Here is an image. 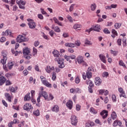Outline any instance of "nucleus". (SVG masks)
<instances>
[{
    "mask_svg": "<svg viewBox=\"0 0 127 127\" xmlns=\"http://www.w3.org/2000/svg\"><path fill=\"white\" fill-rule=\"evenodd\" d=\"M123 42L124 46H126L127 45V38L126 37H123Z\"/></svg>",
    "mask_w": 127,
    "mask_h": 127,
    "instance_id": "41",
    "label": "nucleus"
},
{
    "mask_svg": "<svg viewBox=\"0 0 127 127\" xmlns=\"http://www.w3.org/2000/svg\"><path fill=\"white\" fill-rule=\"evenodd\" d=\"M99 56L100 60H101L103 63H106V57L102 54H100Z\"/></svg>",
    "mask_w": 127,
    "mask_h": 127,
    "instance_id": "16",
    "label": "nucleus"
},
{
    "mask_svg": "<svg viewBox=\"0 0 127 127\" xmlns=\"http://www.w3.org/2000/svg\"><path fill=\"white\" fill-rule=\"evenodd\" d=\"M41 94H40L39 93V96H38V98H37V102L38 103H40V98H41Z\"/></svg>",
    "mask_w": 127,
    "mask_h": 127,
    "instance_id": "53",
    "label": "nucleus"
},
{
    "mask_svg": "<svg viewBox=\"0 0 127 127\" xmlns=\"http://www.w3.org/2000/svg\"><path fill=\"white\" fill-rule=\"evenodd\" d=\"M90 112L93 115H96V114H97L98 113L97 112V110H96V109H95V108H94L93 107H91L90 108Z\"/></svg>",
    "mask_w": 127,
    "mask_h": 127,
    "instance_id": "23",
    "label": "nucleus"
},
{
    "mask_svg": "<svg viewBox=\"0 0 127 127\" xmlns=\"http://www.w3.org/2000/svg\"><path fill=\"white\" fill-rule=\"evenodd\" d=\"M117 43L118 45L121 46L122 45V39H119L117 40Z\"/></svg>",
    "mask_w": 127,
    "mask_h": 127,
    "instance_id": "62",
    "label": "nucleus"
},
{
    "mask_svg": "<svg viewBox=\"0 0 127 127\" xmlns=\"http://www.w3.org/2000/svg\"><path fill=\"white\" fill-rule=\"evenodd\" d=\"M66 106L69 110H72L73 108V102L71 100H69L66 103Z\"/></svg>",
    "mask_w": 127,
    "mask_h": 127,
    "instance_id": "10",
    "label": "nucleus"
},
{
    "mask_svg": "<svg viewBox=\"0 0 127 127\" xmlns=\"http://www.w3.org/2000/svg\"><path fill=\"white\" fill-rule=\"evenodd\" d=\"M95 84L96 86H100L102 84V79L100 77H96L95 79Z\"/></svg>",
    "mask_w": 127,
    "mask_h": 127,
    "instance_id": "8",
    "label": "nucleus"
},
{
    "mask_svg": "<svg viewBox=\"0 0 127 127\" xmlns=\"http://www.w3.org/2000/svg\"><path fill=\"white\" fill-rule=\"evenodd\" d=\"M75 44L77 46H80V45H81V43H80V41H76L75 42Z\"/></svg>",
    "mask_w": 127,
    "mask_h": 127,
    "instance_id": "60",
    "label": "nucleus"
},
{
    "mask_svg": "<svg viewBox=\"0 0 127 127\" xmlns=\"http://www.w3.org/2000/svg\"><path fill=\"white\" fill-rule=\"evenodd\" d=\"M53 20L55 21V23H57V24H58V25H59L60 26H63L62 23L60 22L59 20H58V19L56 17H54Z\"/></svg>",
    "mask_w": 127,
    "mask_h": 127,
    "instance_id": "15",
    "label": "nucleus"
},
{
    "mask_svg": "<svg viewBox=\"0 0 127 127\" xmlns=\"http://www.w3.org/2000/svg\"><path fill=\"white\" fill-rule=\"evenodd\" d=\"M53 54L54 55V56L55 57H59V56L60 55L59 54V52L56 50H54L53 52Z\"/></svg>",
    "mask_w": 127,
    "mask_h": 127,
    "instance_id": "25",
    "label": "nucleus"
},
{
    "mask_svg": "<svg viewBox=\"0 0 127 127\" xmlns=\"http://www.w3.org/2000/svg\"><path fill=\"white\" fill-rule=\"evenodd\" d=\"M75 5H76V4L73 3V4H71L69 6V9L70 12L71 11H73V9H74V6H75Z\"/></svg>",
    "mask_w": 127,
    "mask_h": 127,
    "instance_id": "33",
    "label": "nucleus"
},
{
    "mask_svg": "<svg viewBox=\"0 0 127 127\" xmlns=\"http://www.w3.org/2000/svg\"><path fill=\"white\" fill-rule=\"evenodd\" d=\"M54 30H55V32H58V33L61 32V30L60 29V28H59V27H58V26H56L55 27Z\"/></svg>",
    "mask_w": 127,
    "mask_h": 127,
    "instance_id": "36",
    "label": "nucleus"
},
{
    "mask_svg": "<svg viewBox=\"0 0 127 127\" xmlns=\"http://www.w3.org/2000/svg\"><path fill=\"white\" fill-rule=\"evenodd\" d=\"M5 40H6V38L4 37H2L0 39V42H4Z\"/></svg>",
    "mask_w": 127,
    "mask_h": 127,
    "instance_id": "61",
    "label": "nucleus"
},
{
    "mask_svg": "<svg viewBox=\"0 0 127 127\" xmlns=\"http://www.w3.org/2000/svg\"><path fill=\"white\" fill-rule=\"evenodd\" d=\"M6 31V35H9L10 36H12L11 35V32L9 30H7Z\"/></svg>",
    "mask_w": 127,
    "mask_h": 127,
    "instance_id": "43",
    "label": "nucleus"
},
{
    "mask_svg": "<svg viewBox=\"0 0 127 127\" xmlns=\"http://www.w3.org/2000/svg\"><path fill=\"white\" fill-rule=\"evenodd\" d=\"M66 18L68 19V20H69V22H73V18H72V17H71V16L70 15H67L66 16Z\"/></svg>",
    "mask_w": 127,
    "mask_h": 127,
    "instance_id": "39",
    "label": "nucleus"
},
{
    "mask_svg": "<svg viewBox=\"0 0 127 127\" xmlns=\"http://www.w3.org/2000/svg\"><path fill=\"white\" fill-rule=\"evenodd\" d=\"M50 70H51L50 66H47L46 69V70L47 72V73H50V72H51Z\"/></svg>",
    "mask_w": 127,
    "mask_h": 127,
    "instance_id": "49",
    "label": "nucleus"
},
{
    "mask_svg": "<svg viewBox=\"0 0 127 127\" xmlns=\"http://www.w3.org/2000/svg\"><path fill=\"white\" fill-rule=\"evenodd\" d=\"M81 27H82L81 24H75L73 25L74 29H79V28H81Z\"/></svg>",
    "mask_w": 127,
    "mask_h": 127,
    "instance_id": "28",
    "label": "nucleus"
},
{
    "mask_svg": "<svg viewBox=\"0 0 127 127\" xmlns=\"http://www.w3.org/2000/svg\"><path fill=\"white\" fill-rule=\"evenodd\" d=\"M23 53L25 56H27L30 53L29 51V49L28 48H26L23 50Z\"/></svg>",
    "mask_w": 127,
    "mask_h": 127,
    "instance_id": "13",
    "label": "nucleus"
},
{
    "mask_svg": "<svg viewBox=\"0 0 127 127\" xmlns=\"http://www.w3.org/2000/svg\"><path fill=\"white\" fill-rule=\"evenodd\" d=\"M86 77L87 79H91L92 78V72L91 71L86 72Z\"/></svg>",
    "mask_w": 127,
    "mask_h": 127,
    "instance_id": "29",
    "label": "nucleus"
},
{
    "mask_svg": "<svg viewBox=\"0 0 127 127\" xmlns=\"http://www.w3.org/2000/svg\"><path fill=\"white\" fill-rule=\"evenodd\" d=\"M16 3L18 5L22 4V5H25L26 2L22 0H16Z\"/></svg>",
    "mask_w": 127,
    "mask_h": 127,
    "instance_id": "22",
    "label": "nucleus"
},
{
    "mask_svg": "<svg viewBox=\"0 0 127 127\" xmlns=\"http://www.w3.org/2000/svg\"><path fill=\"white\" fill-rule=\"evenodd\" d=\"M112 35H111V36L112 37H113V38H115L116 36H118V32H117V31H116V30L114 29L112 30Z\"/></svg>",
    "mask_w": 127,
    "mask_h": 127,
    "instance_id": "19",
    "label": "nucleus"
},
{
    "mask_svg": "<svg viewBox=\"0 0 127 127\" xmlns=\"http://www.w3.org/2000/svg\"><path fill=\"white\" fill-rule=\"evenodd\" d=\"M13 73H7L5 74V76L6 77V78H10L13 76Z\"/></svg>",
    "mask_w": 127,
    "mask_h": 127,
    "instance_id": "35",
    "label": "nucleus"
},
{
    "mask_svg": "<svg viewBox=\"0 0 127 127\" xmlns=\"http://www.w3.org/2000/svg\"><path fill=\"white\" fill-rule=\"evenodd\" d=\"M64 59H66V60L67 61H69V60H70V56H67V55L64 56Z\"/></svg>",
    "mask_w": 127,
    "mask_h": 127,
    "instance_id": "52",
    "label": "nucleus"
},
{
    "mask_svg": "<svg viewBox=\"0 0 127 127\" xmlns=\"http://www.w3.org/2000/svg\"><path fill=\"white\" fill-rule=\"evenodd\" d=\"M6 81V78L4 76L0 77V86L3 85Z\"/></svg>",
    "mask_w": 127,
    "mask_h": 127,
    "instance_id": "12",
    "label": "nucleus"
},
{
    "mask_svg": "<svg viewBox=\"0 0 127 127\" xmlns=\"http://www.w3.org/2000/svg\"><path fill=\"white\" fill-rule=\"evenodd\" d=\"M90 8L92 11L95 10L96 8H97V5H96V3H93L92 4H91L90 5Z\"/></svg>",
    "mask_w": 127,
    "mask_h": 127,
    "instance_id": "24",
    "label": "nucleus"
},
{
    "mask_svg": "<svg viewBox=\"0 0 127 127\" xmlns=\"http://www.w3.org/2000/svg\"><path fill=\"white\" fill-rule=\"evenodd\" d=\"M100 115H101L103 120H105V119H106V118H107V117H108V111L103 110L100 113Z\"/></svg>",
    "mask_w": 127,
    "mask_h": 127,
    "instance_id": "7",
    "label": "nucleus"
},
{
    "mask_svg": "<svg viewBox=\"0 0 127 127\" xmlns=\"http://www.w3.org/2000/svg\"><path fill=\"white\" fill-rule=\"evenodd\" d=\"M63 36L64 38H67V37H69V35L68 33L64 32L63 34Z\"/></svg>",
    "mask_w": 127,
    "mask_h": 127,
    "instance_id": "48",
    "label": "nucleus"
},
{
    "mask_svg": "<svg viewBox=\"0 0 127 127\" xmlns=\"http://www.w3.org/2000/svg\"><path fill=\"white\" fill-rule=\"evenodd\" d=\"M103 32L106 34H110L111 33V32L107 28L104 29Z\"/></svg>",
    "mask_w": 127,
    "mask_h": 127,
    "instance_id": "42",
    "label": "nucleus"
},
{
    "mask_svg": "<svg viewBox=\"0 0 127 127\" xmlns=\"http://www.w3.org/2000/svg\"><path fill=\"white\" fill-rule=\"evenodd\" d=\"M71 123L72 126L76 127L77 126V124H78V119H77V117L74 115H72L71 117Z\"/></svg>",
    "mask_w": 127,
    "mask_h": 127,
    "instance_id": "4",
    "label": "nucleus"
},
{
    "mask_svg": "<svg viewBox=\"0 0 127 127\" xmlns=\"http://www.w3.org/2000/svg\"><path fill=\"white\" fill-rule=\"evenodd\" d=\"M7 60V58H3L2 59L0 60V63L2 65H4L6 63V60Z\"/></svg>",
    "mask_w": 127,
    "mask_h": 127,
    "instance_id": "27",
    "label": "nucleus"
},
{
    "mask_svg": "<svg viewBox=\"0 0 127 127\" xmlns=\"http://www.w3.org/2000/svg\"><path fill=\"white\" fill-rule=\"evenodd\" d=\"M52 79L53 81H55V79H56V72H53Z\"/></svg>",
    "mask_w": 127,
    "mask_h": 127,
    "instance_id": "40",
    "label": "nucleus"
},
{
    "mask_svg": "<svg viewBox=\"0 0 127 127\" xmlns=\"http://www.w3.org/2000/svg\"><path fill=\"white\" fill-rule=\"evenodd\" d=\"M111 118L113 120H116L117 119V114L115 112H113L111 114Z\"/></svg>",
    "mask_w": 127,
    "mask_h": 127,
    "instance_id": "30",
    "label": "nucleus"
},
{
    "mask_svg": "<svg viewBox=\"0 0 127 127\" xmlns=\"http://www.w3.org/2000/svg\"><path fill=\"white\" fill-rule=\"evenodd\" d=\"M76 111H80V110H81V106H80V105L79 104H76Z\"/></svg>",
    "mask_w": 127,
    "mask_h": 127,
    "instance_id": "51",
    "label": "nucleus"
},
{
    "mask_svg": "<svg viewBox=\"0 0 127 127\" xmlns=\"http://www.w3.org/2000/svg\"><path fill=\"white\" fill-rule=\"evenodd\" d=\"M64 45L66 47H70L71 48H74L75 47V44L72 43H66Z\"/></svg>",
    "mask_w": 127,
    "mask_h": 127,
    "instance_id": "17",
    "label": "nucleus"
},
{
    "mask_svg": "<svg viewBox=\"0 0 127 127\" xmlns=\"http://www.w3.org/2000/svg\"><path fill=\"white\" fill-rule=\"evenodd\" d=\"M107 122L109 125H111L113 123V121H112V118L111 117L109 118L108 119Z\"/></svg>",
    "mask_w": 127,
    "mask_h": 127,
    "instance_id": "47",
    "label": "nucleus"
},
{
    "mask_svg": "<svg viewBox=\"0 0 127 127\" xmlns=\"http://www.w3.org/2000/svg\"><path fill=\"white\" fill-rule=\"evenodd\" d=\"M94 125V123L91 122L90 123H87L85 124V127H92V125Z\"/></svg>",
    "mask_w": 127,
    "mask_h": 127,
    "instance_id": "37",
    "label": "nucleus"
},
{
    "mask_svg": "<svg viewBox=\"0 0 127 127\" xmlns=\"http://www.w3.org/2000/svg\"><path fill=\"white\" fill-rule=\"evenodd\" d=\"M40 94L41 95V97H43L46 101H50V99H48V94L45 91H42V92H39Z\"/></svg>",
    "mask_w": 127,
    "mask_h": 127,
    "instance_id": "6",
    "label": "nucleus"
},
{
    "mask_svg": "<svg viewBox=\"0 0 127 127\" xmlns=\"http://www.w3.org/2000/svg\"><path fill=\"white\" fill-rule=\"evenodd\" d=\"M33 114L34 116H36V117H38V116L40 115L39 110H37L36 111H34Z\"/></svg>",
    "mask_w": 127,
    "mask_h": 127,
    "instance_id": "34",
    "label": "nucleus"
},
{
    "mask_svg": "<svg viewBox=\"0 0 127 127\" xmlns=\"http://www.w3.org/2000/svg\"><path fill=\"white\" fill-rule=\"evenodd\" d=\"M17 42L21 43V42H26L28 41V38L25 35H19L16 38Z\"/></svg>",
    "mask_w": 127,
    "mask_h": 127,
    "instance_id": "1",
    "label": "nucleus"
},
{
    "mask_svg": "<svg viewBox=\"0 0 127 127\" xmlns=\"http://www.w3.org/2000/svg\"><path fill=\"white\" fill-rule=\"evenodd\" d=\"M37 54V49L35 48H33V56H35Z\"/></svg>",
    "mask_w": 127,
    "mask_h": 127,
    "instance_id": "38",
    "label": "nucleus"
},
{
    "mask_svg": "<svg viewBox=\"0 0 127 127\" xmlns=\"http://www.w3.org/2000/svg\"><path fill=\"white\" fill-rule=\"evenodd\" d=\"M52 112H55L56 113H58L59 112V107L58 105H55L52 109Z\"/></svg>",
    "mask_w": 127,
    "mask_h": 127,
    "instance_id": "18",
    "label": "nucleus"
},
{
    "mask_svg": "<svg viewBox=\"0 0 127 127\" xmlns=\"http://www.w3.org/2000/svg\"><path fill=\"white\" fill-rule=\"evenodd\" d=\"M30 93H28L24 97V101H30Z\"/></svg>",
    "mask_w": 127,
    "mask_h": 127,
    "instance_id": "20",
    "label": "nucleus"
},
{
    "mask_svg": "<svg viewBox=\"0 0 127 127\" xmlns=\"http://www.w3.org/2000/svg\"><path fill=\"white\" fill-rule=\"evenodd\" d=\"M23 109L25 110V111L29 112L30 110H32V109H33V107L31 106V104L27 103L24 105Z\"/></svg>",
    "mask_w": 127,
    "mask_h": 127,
    "instance_id": "5",
    "label": "nucleus"
},
{
    "mask_svg": "<svg viewBox=\"0 0 127 127\" xmlns=\"http://www.w3.org/2000/svg\"><path fill=\"white\" fill-rule=\"evenodd\" d=\"M38 18H40V19H43V15L41 14H39L38 15Z\"/></svg>",
    "mask_w": 127,
    "mask_h": 127,
    "instance_id": "64",
    "label": "nucleus"
},
{
    "mask_svg": "<svg viewBox=\"0 0 127 127\" xmlns=\"http://www.w3.org/2000/svg\"><path fill=\"white\" fill-rule=\"evenodd\" d=\"M55 33H54V31L53 30H51L49 32V34L50 36H51V37H53V36H54Z\"/></svg>",
    "mask_w": 127,
    "mask_h": 127,
    "instance_id": "50",
    "label": "nucleus"
},
{
    "mask_svg": "<svg viewBox=\"0 0 127 127\" xmlns=\"http://www.w3.org/2000/svg\"><path fill=\"white\" fill-rule=\"evenodd\" d=\"M23 74L24 76H27V75L28 74V71H27V70H23Z\"/></svg>",
    "mask_w": 127,
    "mask_h": 127,
    "instance_id": "57",
    "label": "nucleus"
},
{
    "mask_svg": "<svg viewBox=\"0 0 127 127\" xmlns=\"http://www.w3.org/2000/svg\"><path fill=\"white\" fill-rule=\"evenodd\" d=\"M77 61L78 64H82V63L84 61V59L82 56H78L77 57Z\"/></svg>",
    "mask_w": 127,
    "mask_h": 127,
    "instance_id": "14",
    "label": "nucleus"
},
{
    "mask_svg": "<svg viewBox=\"0 0 127 127\" xmlns=\"http://www.w3.org/2000/svg\"><path fill=\"white\" fill-rule=\"evenodd\" d=\"M67 51L69 52V53H73L74 50L72 48H68Z\"/></svg>",
    "mask_w": 127,
    "mask_h": 127,
    "instance_id": "59",
    "label": "nucleus"
},
{
    "mask_svg": "<svg viewBox=\"0 0 127 127\" xmlns=\"http://www.w3.org/2000/svg\"><path fill=\"white\" fill-rule=\"evenodd\" d=\"M76 93H81L80 88H77L74 89V94H76Z\"/></svg>",
    "mask_w": 127,
    "mask_h": 127,
    "instance_id": "44",
    "label": "nucleus"
},
{
    "mask_svg": "<svg viewBox=\"0 0 127 127\" xmlns=\"http://www.w3.org/2000/svg\"><path fill=\"white\" fill-rule=\"evenodd\" d=\"M35 69L36 70V71H37L38 72L39 71V66L38 65V64H36L35 66Z\"/></svg>",
    "mask_w": 127,
    "mask_h": 127,
    "instance_id": "63",
    "label": "nucleus"
},
{
    "mask_svg": "<svg viewBox=\"0 0 127 127\" xmlns=\"http://www.w3.org/2000/svg\"><path fill=\"white\" fill-rule=\"evenodd\" d=\"M7 66L9 70H11V69H12V67H13V63H12V62L9 63L7 64Z\"/></svg>",
    "mask_w": 127,
    "mask_h": 127,
    "instance_id": "32",
    "label": "nucleus"
},
{
    "mask_svg": "<svg viewBox=\"0 0 127 127\" xmlns=\"http://www.w3.org/2000/svg\"><path fill=\"white\" fill-rule=\"evenodd\" d=\"M29 28H31V29H34L36 27V25L35 24V22L33 21H31V22H29L28 23Z\"/></svg>",
    "mask_w": 127,
    "mask_h": 127,
    "instance_id": "9",
    "label": "nucleus"
},
{
    "mask_svg": "<svg viewBox=\"0 0 127 127\" xmlns=\"http://www.w3.org/2000/svg\"><path fill=\"white\" fill-rule=\"evenodd\" d=\"M55 60L56 61H57L59 68H61L62 69L65 67V65H64V59L56 58Z\"/></svg>",
    "mask_w": 127,
    "mask_h": 127,
    "instance_id": "2",
    "label": "nucleus"
},
{
    "mask_svg": "<svg viewBox=\"0 0 127 127\" xmlns=\"http://www.w3.org/2000/svg\"><path fill=\"white\" fill-rule=\"evenodd\" d=\"M40 79L41 80L42 83H43L45 86L48 87L49 88H51V84H50L49 82L47 81L46 78L44 77L43 76H41Z\"/></svg>",
    "mask_w": 127,
    "mask_h": 127,
    "instance_id": "3",
    "label": "nucleus"
},
{
    "mask_svg": "<svg viewBox=\"0 0 127 127\" xmlns=\"http://www.w3.org/2000/svg\"><path fill=\"white\" fill-rule=\"evenodd\" d=\"M17 89H18L17 87H15L14 88V87L11 86L10 87L9 90H10V92H11L12 93H15V91L17 90Z\"/></svg>",
    "mask_w": 127,
    "mask_h": 127,
    "instance_id": "26",
    "label": "nucleus"
},
{
    "mask_svg": "<svg viewBox=\"0 0 127 127\" xmlns=\"http://www.w3.org/2000/svg\"><path fill=\"white\" fill-rule=\"evenodd\" d=\"M4 96L6 101H8L9 103H11V96H10V94H9V93H5Z\"/></svg>",
    "mask_w": 127,
    "mask_h": 127,
    "instance_id": "11",
    "label": "nucleus"
},
{
    "mask_svg": "<svg viewBox=\"0 0 127 127\" xmlns=\"http://www.w3.org/2000/svg\"><path fill=\"white\" fill-rule=\"evenodd\" d=\"M116 29H119L121 26H122V23H116L114 25Z\"/></svg>",
    "mask_w": 127,
    "mask_h": 127,
    "instance_id": "31",
    "label": "nucleus"
},
{
    "mask_svg": "<svg viewBox=\"0 0 127 127\" xmlns=\"http://www.w3.org/2000/svg\"><path fill=\"white\" fill-rule=\"evenodd\" d=\"M113 126L114 127H118V120H116L114 122Z\"/></svg>",
    "mask_w": 127,
    "mask_h": 127,
    "instance_id": "56",
    "label": "nucleus"
},
{
    "mask_svg": "<svg viewBox=\"0 0 127 127\" xmlns=\"http://www.w3.org/2000/svg\"><path fill=\"white\" fill-rule=\"evenodd\" d=\"M93 29L94 30V31H98L99 32L100 30H101V29L100 28L99 25H96L95 26H93Z\"/></svg>",
    "mask_w": 127,
    "mask_h": 127,
    "instance_id": "21",
    "label": "nucleus"
},
{
    "mask_svg": "<svg viewBox=\"0 0 127 127\" xmlns=\"http://www.w3.org/2000/svg\"><path fill=\"white\" fill-rule=\"evenodd\" d=\"M2 103L3 104V106H4V107H6V108H7L8 107L7 103L5 101H4V100H2Z\"/></svg>",
    "mask_w": 127,
    "mask_h": 127,
    "instance_id": "46",
    "label": "nucleus"
},
{
    "mask_svg": "<svg viewBox=\"0 0 127 127\" xmlns=\"http://www.w3.org/2000/svg\"><path fill=\"white\" fill-rule=\"evenodd\" d=\"M103 77H107V76H109V72H104L103 73Z\"/></svg>",
    "mask_w": 127,
    "mask_h": 127,
    "instance_id": "55",
    "label": "nucleus"
},
{
    "mask_svg": "<svg viewBox=\"0 0 127 127\" xmlns=\"http://www.w3.org/2000/svg\"><path fill=\"white\" fill-rule=\"evenodd\" d=\"M75 82L76 84H79V83H80V78H79V77L77 76L75 78Z\"/></svg>",
    "mask_w": 127,
    "mask_h": 127,
    "instance_id": "45",
    "label": "nucleus"
},
{
    "mask_svg": "<svg viewBox=\"0 0 127 127\" xmlns=\"http://www.w3.org/2000/svg\"><path fill=\"white\" fill-rule=\"evenodd\" d=\"M43 38L45 39H46V40H48L49 39L48 38V37H47V35H45L44 33H43V35H42Z\"/></svg>",
    "mask_w": 127,
    "mask_h": 127,
    "instance_id": "54",
    "label": "nucleus"
},
{
    "mask_svg": "<svg viewBox=\"0 0 127 127\" xmlns=\"http://www.w3.org/2000/svg\"><path fill=\"white\" fill-rule=\"evenodd\" d=\"M11 85V82H10V81H9V80H7V81H6V83H5V85H6V86H9V85Z\"/></svg>",
    "mask_w": 127,
    "mask_h": 127,
    "instance_id": "58",
    "label": "nucleus"
}]
</instances>
